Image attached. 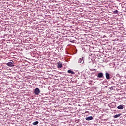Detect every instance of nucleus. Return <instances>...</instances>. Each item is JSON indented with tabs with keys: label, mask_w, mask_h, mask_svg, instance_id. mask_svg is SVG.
I'll return each instance as SVG.
<instances>
[{
	"label": "nucleus",
	"mask_w": 126,
	"mask_h": 126,
	"mask_svg": "<svg viewBox=\"0 0 126 126\" xmlns=\"http://www.w3.org/2000/svg\"><path fill=\"white\" fill-rule=\"evenodd\" d=\"M14 62H13V61L12 60H10V61L8 62L6 64L7 66H9L10 67H12V66H14Z\"/></svg>",
	"instance_id": "f257e3e1"
},
{
	"label": "nucleus",
	"mask_w": 126,
	"mask_h": 126,
	"mask_svg": "<svg viewBox=\"0 0 126 126\" xmlns=\"http://www.w3.org/2000/svg\"><path fill=\"white\" fill-rule=\"evenodd\" d=\"M40 92H41V91H40V89H39V88H36L34 89V93L35 95H38L40 94Z\"/></svg>",
	"instance_id": "f03ea898"
},
{
	"label": "nucleus",
	"mask_w": 126,
	"mask_h": 126,
	"mask_svg": "<svg viewBox=\"0 0 126 126\" xmlns=\"http://www.w3.org/2000/svg\"><path fill=\"white\" fill-rule=\"evenodd\" d=\"M78 63L80 64H83V63H84V59H83V57L80 58Z\"/></svg>",
	"instance_id": "7ed1b4c3"
},
{
	"label": "nucleus",
	"mask_w": 126,
	"mask_h": 126,
	"mask_svg": "<svg viewBox=\"0 0 126 126\" xmlns=\"http://www.w3.org/2000/svg\"><path fill=\"white\" fill-rule=\"evenodd\" d=\"M97 77H98V78H103V77H104V74L102 72L99 73L97 74Z\"/></svg>",
	"instance_id": "20e7f679"
},
{
	"label": "nucleus",
	"mask_w": 126,
	"mask_h": 126,
	"mask_svg": "<svg viewBox=\"0 0 126 126\" xmlns=\"http://www.w3.org/2000/svg\"><path fill=\"white\" fill-rule=\"evenodd\" d=\"M109 106L110 107V108H114L116 106V103L112 102L109 104Z\"/></svg>",
	"instance_id": "39448f33"
},
{
	"label": "nucleus",
	"mask_w": 126,
	"mask_h": 126,
	"mask_svg": "<svg viewBox=\"0 0 126 126\" xmlns=\"http://www.w3.org/2000/svg\"><path fill=\"white\" fill-rule=\"evenodd\" d=\"M105 76H106V79H107V80H109V79H110L111 78L110 77V74H109L108 72H106Z\"/></svg>",
	"instance_id": "423d86ee"
},
{
	"label": "nucleus",
	"mask_w": 126,
	"mask_h": 126,
	"mask_svg": "<svg viewBox=\"0 0 126 126\" xmlns=\"http://www.w3.org/2000/svg\"><path fill=\"white\" fill-rule=\"evenodd\" d=\"M86 120L87 121H91V120H93V117L92 116H89L88 117H86Z\"/></svg>",
	"instance_id": "0eeeda50"
},
{
	"label": "nucleus",
	"mask_w": 126,
	"mask_h": 126,
	"mask_svg": "<svg viewBox=\"0 0 126 126\" xmlns=\"http://www.w3.org/2000/svg\"><path fill=\"white\" fill-rule=\"evenodd\" d=\"M117 109H118V110H123V109H124V106L123 105H119L117 107Z\"/></svg>",
	"instance_id": "6e6552de"
},
{
	"label": "nucleus",
	"mask_w": 126,
	"mask_h": 126,
	"mask_svg": "<svg viewBox=\"0 0 126 126\" xmlns=\"http://www.w3.org/2000/svg\"><path fill=\"white\" fill-rule=\"evenodd\" d=\"M68 73H71V74H74V72H73L71 70H68Z\"/></svg>",
	"instance_id": "1a4fd4ad"
},
{
	"label": "nucleus",
	"mask_w": 126,
	"mask_h": 126,
	"mask_svg": "<svg viewBox=\"0 0 126 126\" xmlns=\"http://www.w3.org/2000/svg\"><path fill=\"white\" fill-rule=\"evenodd\" d=\"M38 124H39V121H35L32 123V125L36 126V125H38Z\"/></svg>",
	"instance_id": "9d476101"
},
{
	"label": "nucleus",
	"mask_w": 126,
	"mask_h": 126,
	"mask_svg": "<svg viewBox=\"0 0 126 126\" xmlns=\"http://www.w3.org/2000/svg\"><path fill=\"white\" fill-rule=\"evenodd\" d=\"M62 63H59L58 64V68H62Z\"/></svg>",
	"instance_id": "9b49d317"
},
{
	"label": "nucleus",
	"mask_w": 126,
	"mask_h": 126,
	"mask_svg": "<svg viewBox=\"0 0 126 126\" xmlns=\"http://www.w3.org/2000/svg\"><path fill=\"white\" fill-rule=\"evenodd\" d=\"M120 116H121V114H116L114 116V118H119V117H120Z\"/></svg>",
	"instance_id": "f8f14e48"
},
{
	"label": "nucleus",
	"mask_w": 126,
	"mask_h": 126,
	"mask_svg": "<svg viewBox=\"0 0 126 126\" xmlns=\"http://www.w3.org/2000/svg\"><path fill=\"white\" fill-rule=\"evenodd\" d=\"M113 13H114V14H118V13H119V11L118 10H116L114 11H113Z\"/></svg>",
	"instance_id": "ddd939ff"
}]
</instances>
